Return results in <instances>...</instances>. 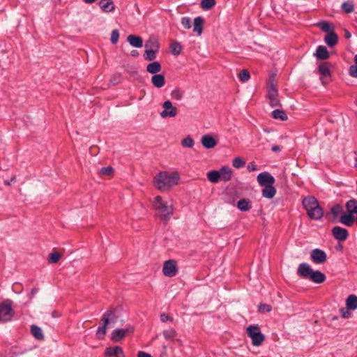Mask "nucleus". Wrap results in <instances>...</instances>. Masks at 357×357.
I'll return each mask as SVG.
<instances>
[{
	"instance_id": "nucleus-17",
	"label": "nucleus",
	"mask_w": 357,
	"mask_h": 357,
	"mask_svg": "<svg viewBox=\"0 0 357 357\" xmlns=\"http://www.w3.org/2000/svg\"><path fill=\"white\" fill-rule=\"evenodd\" d=\"M314 56L317 59L319 60H326L329 58L330 54L325 46L319 45L314 53Z\"/></svg>"
},
{
	"instance_id": "nucleus-23",
	"label": "nucleus",
	"mask_w": 357,
	"mask_h": 357,
	"mask_svg": "<svg viewBox=\"0 0 357 357\" xmlns=\"http://www.w3.org/2000/svg\"><path fill=\"white\" fill-rule=\"evenodd\" d=\"M204 19L202 17H197L193 22V31L196 32L197 36H200L203 31Z\"/></svg>"
},
{
	"instance_id": "nucleus-15",
	"label": "nucleus",
	"mask_w": 357,
	"mask_h": 357,
	"mask_svg": "<svg viewBox=\"0 0 357 357\" xmlns=\"http://www.w3.org/2000/svg\"><path fill=\"white\" fill-rule=\"evenodd\" d=\"M307 213L310 219L315 220H321L324 215L323 208L321 207L319 204L316 205V206L314 207V208L309 211Z\"/></svg>"
},
{
	"instance_id": "nucleus-9",
	"label": "nucleus",
	"mask_w": 357,
	"mask_h": 357,
	"mask_svg": "<svg viewBox=\"0 0 357 357\" xmlns=\"http://www.w3.org/2000/svg\"><path fill=\"white\" fill-rule=\"evenodd\" d=\"M164 109L160 112V116L162 118L175 117L177 114V108L173 106L170 100H166L162 104Z\"/></svg>"
},
{
	"instance_id": "nucleus-7",
	"label": "nucleus",
	"mask_w": 357,
	"mask_h": 357,
	"mask_svg": "<svg viewBox=\"0 0 357 357\" xmlns=\"http://www.w3.org/2000/svg\"><path fill=\"white\" fill-rule=\"evenodd\" d=\"M267 97L272 107L281 106L277 88L273 82L268 83Z\"/></svg>"
},
{
	"instance_id": "nucleus-39",
	"label": "nucleus",
	"mask_w": 357,
	"mask_h": 357,
	"mask_svg": "<svg viewBox=\"0 0 357 357\" xmlns=\"http://www.w3.org/2000/svg\"><path fill=\"white\" fill-rule=\"evenodd\" d=\"M162 333L164 337L167 340H173L177 335L176 331L172 328L165 330Z\"/></svg>"
},
{
	"instance_id": "nucleus-46",
	"label": "nucleus",
	"mask_w": 357,
	"mask_h": 357,
	"mask_svg": "<svg viewBox=\"0 0 357 357\" xmlns=\"http://www.w3.org/2000/svg\"><path fill=\"white\" fill-rule=\"evenodd\" d=\"M232 165L235 168L239 169L245 165V162L242 158L236 157L233 160Z\"/></svg>"
},
{
	"instance_id": "nucleus-51",
	"label": "nucleus",
	"mask_w": 357,
	"mask_h": 357,
	"mask_svg": "<svg viewBox=\"0 0 357 357\" xmlns=\"http://www.w3.org/2000/svg\"><path fill=\"white\" fill-rule=\"evenodd\" d=\"M181 24L185 29H190L191 27V21L190 19L188 17H183L181 18Z\"/></svg>"
},
{
	"instance_id": "nucleus-10",
	"label": "nucleus",
	"mask_w": 357,
	"mask_h": 357,
	"mask_svg": "<svg viewBox=\"0 0 357 357\" xmlns=\"http://www.w3.org/2000/svg\"><path fill=\"white\" fill-rule=\"evenodd\" d=\"M257 180L259 185L267 186L274 185L275 183V178L267 172H264L257 175Z\"/></svg>"
},
{
	"instance_id": "nucleus-21",
	"label": "nucleus",
	"mask_w": 357,
	"mask_h": 357,
	"mask_svg": "<svg viewBox=\"0 0 357 357\" xmlns=\"http://www.w3.org/2000/svg\"><path fill=\"white\" fill-rule=\"evenodd\" d=\"M146 49L149 50H157L159 51L160 49V43L156 37L151 36L149 37V40L145 43Z\"/></svg>"
},
{
	"instance_id": "nucleus-27",
	"label": "nucleus",
	"mask_w": 357,
	"mask_h": 357,
	"mask_svg": "<svg viewBox=\"0 0 357 357\" xmlns=\"http://www.w3.org/2000/svg\"><path fill=\"white\" fill-rule=\"evenodd\" d=\"M317 26L321 29L324 32L329 33L334 32L335 26L333 24L327 21H321L317 24Z\"/></svg>"
},
{
	"instance_id": "nucleus-40",
	"label": "nucleus",
	"mask_w": 357,
	"mask_h": 357,
	"mask_svg": "<svg viewBox=\"0 0 357 357\" xmlns=\"http://www.w3.org/2000/svg\"><path fill=\"white\" fill-rule=\"evenodd\" d=\"M62 255L58 252H52L48 257V261L50 264L57 263L61 258Z\"/></svg>"
},
{
	"instance_id": "nucleus-16",
	"label": "nucleus",
	"mask_w": 357,
	"mask_h": 357,
	"mask_svg": "<svg viewBox=\"0 0 357 357\" xmlns=\"http://www.w3.org/2000/svg\"><path fill=\"white\" fill-rule=\"evenodd\" d=\"M303 208L306 210L307 213L314 208L316 205L319 204L318 200L313 196H309L303 200Z\"/></svg>"
},
{
	"instance_id": "nucleus-62",
	"label": "nucleus",
	"mask_w": 357,
	"mask_h": 357,
	"mask_svg": "<svg viewBox=\"0 0 357 357\" xmlns=\"http://www.w3.org/2000/svg\"><path fill=\"white\" fill-rule=\"evenodd\" d=\"M116 317L114 314V317L113 316L109 317V323L110 322L114 323L116 321Z\"/></svg>"
},
{
	"instance_id": "nucleus-5",
	"label": "nucleus",
	"mask_w": 357,
	"mask_h": 357,
	"mask_svg": "<svg viewBox=\"0 0 357 357\" xmlns=\"http://www.w3.org/2000/svg\"><path fill=\"white\" fill-rule=\"evenodd\" d=\"M13 310L12 308V301L6 300L0 304V321L7 322L12 319L13 317Z\"/></svg>"
},
{
	"instance_id": "nucleus-12",
	"label": "nucleus",
	"mask_w": 357,
	"mask_h": 357,
	"mask_svg": "<svg viewBox=\"0 0 357 357\" xmlns=\"http://www.w3.org/2000/svg\"><path fill=\"white\" fill-rule=\"evenodd\" d=\"M332 234L336 240L340 241H346L349 236L347 229L339 226H335L332 229Z\"/></svg>"
},
{
	"instance_id": "nucleus-50",
	"label": "nucleus",
	"mask_w": 357,
	"mask_h": 357,
	"mask_svg": "<svg viewBox=\"0 0 357 357\" xmlns=\"http://www.w3.org/2000/svg\"><path fill=\"white\" fill-rule=\"evenodd\" d=\"M113 172L114 169L110 166L104 167L100 169V173L105 176H110L113 174Z\"/></svg>"
},
{
	"instance_id": "nucleus-42",
	"label": "nucleus",
	"mask_w": 357,
	"mask_h": 357,
	"mask_svg": "<svg viewBox=\"0 0 357 357\" xmlns=\"http://www.w3.org/2000/svg\"><path fill=\"white\" fill-rule=\"evenodd\" d=\"M342 9L346 13H351L354 11V6L351 1H346L342 4Z\"/></svg>"
},
{
	"instance_id": "nucleus-4",
	"label": "nucleus",
	"mask_w": 357,
	"mask_h": 357,
	"mask_svg": "<svg viewBox=\"0 0 357 357\" xmlns=\"http://www.w3.org/2000/svg\"><path fill=\"white\" fill-rule=\"evenodd\" d=\"M247 334L252 339V343L254 346H259L265 339V336L261 333L260 328L257 325H251L247 328Z\"/></svg>"
},
{
	"instance_id": "nucleus-54",
	"label": "nucleus",
	"mask_w": 357,
	"mask_h": 357,
	"mask_svg": "<svg viewBox=\"0 0 357 357\" xmlns=\"http://www.w3.org/2000/svg\"><path fill=\"white\" fill-rule=\"evenodd\" d=\"M160 320L162 322H167V321H172L173 318L167 315L166 313L163 312L160 314Z\"/></svg>"
},
{
	"instance_id": "nucleus-6",
	"label": "nucleus",
	"mask_w": 357,
	"mask_h": 357,
	"mask_svg": "<svg viewBox=\"0 0 357 357\" xmlns=\"http://www.w3.org/2000/svg\"><path fill=\"white\" fill-rule=\"evenodd\" d=\"M114 317V310H108L101 319V326L98 328L96 337L98 340H103L107 333V326L109 324V317Z\"/></svg>"
},
{
	"instance_id": "nucleus-30",
	"label": "nucleus",
	"mask_w": 357,
	"mask_h": 357,
	"mask_svg": "<svg viewBox=\"0 0 357 357\" xmlns=\"http://www.w3.org/2000/svg\"><path fill=\"white\" fill-rule=\"evenodd\" d=\"M162 69V66L158 61H153L150 63L146 66V70L151 74H157L160 72Z\"/></svg>"
},
{
	"instance_id": "nucleus-19",
	"label": "nucleus",
	"mask_w": 357,
	"mask_h": 357,
	"mask_svg": "<svg viewBox=\"0 0 357 357\" xmlns=\"http://www.w3.org/2000/svg\"><path fill=\"white\" fill-rule=\"evenodd\" d=\"M127 40L130 45L134 47H142L143 45V40L140 36L136 35H129L127 37Z\"/></svg>"
},
{
	"instance_id": "nucleus-57",
	"label": "nucleus",
	"mask_w": 357,
	"mask_h": 357,
	"mask_svg": "<svg viewBox=\"0 0 357 357\" xmlns=\"http://www.w3.org/2000/svg\"><path fill=\"white\" fill-rule=\"evenodd\" d=\"M134 327L132 326H130V327H128L126 329H124V331H125V335L128 333H132L134 332Z\"/></svg>"
},
{
	"instance_id": "nucleus-1",
	"label": "nucleus",
	"mask_w": 357,
	"mask_h": 357,
	"mask_svg": "<svg viewBox=\"0 0 357 357\" xmlns=\"http://www.w3.org/2000/svg\"><path fill=\"white\" fill-rule=\"evenodd\" d=\"M180 179L178 172L169 173L163 171L158 173L153 179L155 187L160 190H165L176 185Z\"/></svg>"
},
{
	"instance_id": "nucleus-52",
	"label": "nucleus",
	"mask_w": 357,
	"mask_h": 357,
	"mask_svg": "<svg viewBox=\"0 0 357 357\" xmlns=\"http://www.w3.org/2000/svg\"><path fill=\"white\" fill-rule=\"evenodd\" d=\"M349 75L353 77H357V65H351L349 68Z\"/></svg>"
},
{
	"instance_id": "nucleus-59",
	"label": "nucleus",
	"mask_w": 357,
	"mask_h": 357,
	"mask_svg": "<svg viewBox=\"0 0 357 357\" xmlns=\"http://www.w3.org/2000/svg\"><path fill=\"white\" fill-rule=\"evenodd\" d=\"M130 55L132 56H133V57H137V56H138L139 53H138V52L137 50H133L131 51Z\"/></svg>"
},
{
	"instance_id": "nucleus-63",
	"label": "nucleus",
	"mask_w": 357,
	"mask_h": 357,
	"mask_svg": "<svg viewBox=\"0 0 357 357\" xmlns=\"http://www.w3.org/2000/svg\"><path fill=\"white\" fill-rule=\"evenodd\" d=\"M86 3H94L96 0H83Z\"/></svg>"
},
{
	"instance_id": "nucleus-22",
	"label": "nucleus",
	"mask_w": 357,
	"mask_h": 357,
	"mask_svg": "<svg viewBox=\"0 0 357 357\" xmlns=\"http://www.w3.org/2000/svg\"><path fill=\"white\" fill-rule=\"evenodd\" d=\"M220 180L224 181H229L231 179L232 171L231 169L226 166H223L219 170Z\"/></svg>"
},
{
	"instance_id": "nucleus-32",
	"label": "nucleus",
	"mask_w": 357,
	"mask_h": 357,
	"mask_svg": "<svg viewBox=\"0 0 357 357\" xmlns=\"http://www.w3.org/2000/svg\"><path fill=\"white\" fill-rule=\"evenodd\" d=\"M347 310H354L357 309V296L355 295H349L346 301Z\"/></svg>"
},
{
	"instance_id": "nucleus-34",
	"label": "nucleus",
	"mask_w": 357,
	"mask_h": 357,
	"mask_svg": "<svg viewBox=\"0 0 357 357\" xmlns=\"http://www.w3.org/2000/svg\"><path fill=\"white\" fill-rule=\"evenodd\" d=\"M347 212L351 214L357 213V200L350 199L346 204Z\"/></svg>"
},
{
	"instance_id": "nucleus-2",
	"label": "nucleus",
	"mask_w": 357,
	"mask_h": 357,
	"mask_svg": "<svg viewBox=\"0 0 357 357\" xmlns=\"http://www.w3.org/2000/svg\"><path fill=\"white\" fill-rule=\"evenodd\" d=\"M297 274L303 279L310 280L315 283H322L326 280V275L320 271H313L307 263H301L297 269Z\"/></svg>"
},
{
	"instance_id": "nucleus-48",
	"label": "nucleus",
	"mask_w": 357,
	"mask_h": 357,
	"mask_svg": "<svg viewBox=\"0 0 357 357\" xmlns=\"http://www.w3.org/2000/svg\"><path fill=\"white\" fill-rule=\"evenodd\" d=\"M272 310V306L266 303H260L258 305V311L259 312L264 314L266 312H269Z\"/></svg>"
},
{
	"instance_id": "nucleus-47",
	"label": "nucleus",
	"mask_w": 357,
	"mask_h": 357,
	"mask_svg": "<svg viewBox=\"0 0 357 357\" xmlns=\"http://www.w3.org/2000/svg\"><path fill=\"white\" fill-rule=\"evenodd\" d=\"M238 77H239L240 81L242 82H245L248 81L249 79L250 78V75L249 71L246 69H243L239 73Z\"/></svg>"
},
{
	"instance_id": "nucleus-44",
	"label": "nucleus",
	"mask_w": 357,
	"mask_h": 357,
	"mask_svg": "<svg viewBox=\"0 0 357 357\" xmlns=\"http://www.w3.org/2000/svg\"><path fill=\"white\" fill-rule=\"evenodd\" d=\"M343 212V208L340 204H335L331 208V213L336 218L340 213Z\"/></svg>"
},
{
	"instance_id": "nucleus-49",
	"label": "nucleus",
	"mask_w": 357,
	"mask_h": 357,
	"mask_svg": "<svg viewBox=\"0 0 357 357\" xmlns=\"http://www.w3.org/2000/svg\"><path fill=\"white\" fill-rule=\"evenodd\" d=\"M119 38V31L117 29H114L111 33V38H110L111 43L112 44L115 45L118 42Z\"/></svg>"
},
{
	"instance_id": "nucleus-31",
	"label": "nucleus",
	"mask_w": 357,
	"mask_h": 357,
	"mask_svg": "<svg viewBox=\"0 0 357 357\" xmlns=\"http://www.w3.org/2000/svg\"><path fill=\"white\" fill-rule=\"evenodd\" d=\"M31 333L37 340H43L44 335L42 329L36 325L31 326Z\"/></svg>"
},
{
	"instance_id": "nucleus-20",
	"label": "nucleus",
	"mask_w": 357,
	"mask_h": 357,
	"mask_svg": "<svg viewBox=\"0 0 357 357\" xmlns=\"http://www.w3.org/2000/svg\"><path fill=\"white\" fill-rule=\"evenodd\" d=\"M99 6L102 10L105 13L112 12L115 9V6L112 0H100Z\"/></svg>"
},
{
	"instance_id": "nucleus-18",
	"label": "nucleus",
	"mask_w": 357,
	"mask_h": 357,
	"mask_svg": "<svg viewBox=\"0 0 357 357\" xmlns=\"http://www.w3.org/2000/svg\"><path fill=\"white\" fill-rule=\"evenodd\" d=\"M151 83L156 88H162L165 84V76L162 74L153 75L151 77Z\"/></svg>"
},
{
	"instance_id": "nucleus-35",
	"label": "nucleus",
	"mask_w": 357,
	"mask_h": 357,
	"mask_svg": "<svg viewBox=\"0 0 357 357\" xmlns=\"http://www.w3.org/2000/svg\"><path fill=\"white\" fill-rule=\"evenodd\" d=\"M207 178L211 183H218L220 180L219 171L212 170L207 173Z\"/></svg>"
},
{
	"instance_id": "nucleus-53",
	"label": "nucleus",
	"mask_w": 357,
	"mask_h": 357,
	"mask_svg": "<svg viewBox=\"0 0 357 357\" xmlns=\"http://www.w3.org/2000/svg\"><path fill=\"white\" fill-rule=\"evenodd\" d=\"M347 310V307L346 308L340 309V313L343 318H349L351 317V312Z\"/></svg>"
},
{
	"instance_id": "nucleus-8",
	"label": "nucleus",
	"mask_w": 357,
	"mask_h": 357,
	"mask_svg": "<svg viewBox=\"0 0 357 357\" xmlns=\"http://www.w3.org/2000/svg\"><path fill=\"white\" fill-rule=\"evenodd\" d=\"M178 272L176 261L174 259H169L165 261L162 267V273L167 277H174Z\"/></svg>"
},
{
	"instance_id": "nucleus-61",
	"label": "nucleus",
	"mask_w": 357,
	"mask_h": 357,
	"mask_svg": "<svg viewBox=\"0 0 357 357\" xmlns=\"http://www.w3.org/2000/svg\"><path fill=\"white\" fill-rule=\"evenodd\" d=\"M60 315H61V314H60V313H59V312H56V311H53V312H52V317H54H54H60Z\"/></svg>"
},
{
	"instance_id": "nucleus-41",
	"label": "nucleus",
	"mask_w": 357,
	"mask_h": 357,
	"mask_svg": "<svg viewBox=\"0 0 357 357\" xmlns=\"http://www.w3.org/2000/svg\"><path fill=\"white\" fill-rule=\"evenodd\" d=\"M215 5V0H202L201 6L204 10H210Z\"/></svg>"
},
{
	"instance_id": "nucleus-37",
	"label": "nucleus",
	"mask_w": 357,
	"mask_h": 357,
	"mask_svg": "<svg viewBox=\"0 0 357 357\" xmlns=\"http://www.w3.org/2000/svg\"><path fill=\"white\" fill-rule=\"evenodd\" d=\"M182 51V46L180 43L175 41L170 45V52L172 54L178 56Z\"/></svg>"
},
{
	"instance_id": "nucleus-28",
	"label": "nucleus",
	"mask_w": 357,
	"mask_h": 357,
	"mask_svg": "<svg viewBox=\"0 0 357 357\" xmlns=\"http://www.w3.org/2000/svg\"><path fill=\"white\" fill-rule=\"evenodd\" d=\"M236 206L241 211H248L252 208L251 201L248 199H241L237 202Z\"/></svg>"
},
{
	"instance_id": "nucleus-26",
	"label": "nucleus",
	"mask_w": 357,
	"mask_h": 357,
	"mask_svg": "<svg viewBox=\"0 0 357 357\" xmlns=\"http://www.w3.org/2000/svg\"><path fill=\"white\" fill-rule=\"evenodd\" d=\"M324 41L329 47H334L338 42V36L335 31L331 32L326 34Z\"/></svg>"
},
{
	"instance_id": "nucleus-11",
	"label": "nucleus",
	"mask_w": 357,
	"mask_h": 357,
	"mask_svg": "<svg viewBox=\"0 0 357 357\" xmlns=\"http://www.w3.org/2000/svg\"><path fill=\"white\" fill-rule=\"evenodd\" d=\"M310 257L312 261L317 264H321L326 261L327 255L326 252L319 248L312 250Z\"/></svg>"
},
{
	"instance_id": "nucleus-60",
	"label": "nucleus",
	"mask_w": 357,
	"mask_h": 357,
	"mask_svg": "<svg viewBox=\"0 0 357 357\" xmlns=\"http://www.w3.org/2000/svg\"><path fill=\"white\" fill-rule=\"evenodd\" d=\"M351 33H350L349 31L346 30V31H345V33H344V37H345L347 39H349V38H351Z\"/></svg>"
},
{
	"instance_id": "nucleus-25",
	"label": "nucleus",
	"mask_w": 357,
	"mask_h": 357,
	"mask_svg": "<svg viewBox=\"0 0 357 357\" xmlns=\"http://www.w3.org/2000/svg\"><path fill=\"white\" fill-rule=\"evenodd\" d=\"M318 72L322 77H331V71L329 68V63L327 62H321L318 66Z\"/></svg>"
},
{
	"instance_id": "nucleus-64",
	"label": "nucleus",
	"mask_w": 357,
	"mask_h": 357,
	"mask_svg": "<svg viewBox=\"0 0 357 357\" xmlns=\"http://www.w3.org/2000/svg\"><path fill=\"white\" fill-rule=\"evenodd\" d=\"M37 291H38V290H37V289H31V294H33H33H36Z\"/></svg>"
},
{
	"instance_id": "nucleus-33",
	"label": "nucleus",
	"mask_w": 357,
	"mask_h": 357,
	"mask_svg": "<svg viewBox=\"0 0 357 357\" xmlns=\"http://www.w3.org/2000/svg\"><path fill=\"white\" fill-rule=\"evenodd\" d=\"M354 220V215L349 213L347 214H344L340 218V222L348 227H351L353 225Z\"/></svg>"
},
{
	"instance_id": "nucleus-56",
	"label": "nucleus",
	"mask_w": 357,
	"mask_h": 357,
	"mask_svg": "<svg viewBox=\"0 0 357 357\" xmlns=\"http://www.w3.org/2000/svg\"><path fill=\"white\" fill-rule=\"evenodd\" d=\"M137 357H152L151 354L146 353L144 351H139L137 354Z\"/></svg>"
},
{
	"instance_id": "nucleus-3",
	"label": "nucleus",
	"mask_w": 357,
	"mask_h": 357,
	"mask_svg": "<svg viewBox=\"0 0 357 357\" xmlns=\"http://www.w3.org/2000/svg\"><path fill=\"white\" fill-rule=\"evenodd\" d=\"M154 208L157 211L162 220H169L173 215V206L172 204L169 205L167 202L163 201L160 195L155 197Z\"/></svg>"
},
{
	"instance_id": "nucleus-29",
	"label": "nucleus",
	"mask_w": 357,
	"mask_h": 357,
	"mask_svg": "<svg viewBox=\"0 0 357 357\" xmlns=\"http://www.w3.org/2000/svg\"><path fill=\"white\" fill-rule=\"evenodd\" d=\"M125 331L123 328H117L112 331L111 340L113 342H117L121 341L125 337Z\"/></svg>"
},
{
	"instance_id": "nucleus-14",
	"label": "nucleus",
	"mask_w": 357,
	"mask_h": 357,
	"mask_svg": "<svg viewBox=\"0 0 357 357\" xmlns=\"http://www.w3.org/2000/svg\"><path fill=\"white\" fill-rule=\"evenodd\" d=\"M201 143L204 148L210 149L218 144V141L210 135H204L201 139Z\"/></svg>"
},
{
	"instance_id": "nucleus-24",
	"label": "nucleus",
	"mask_w": 357,
	"mask_h": 357,
	"mask_svg": "<svg viewBox=\"0 0 357 357\" xmlns=\"http://www.w3.org/2000/svg\"><path fill=\"white\" fill-rule=\"evenodd\" d=\"M262 196L267 199H272L276 194V189L273 185L264 186L261 190Z\"/></svg>"
},
{
	"instance_id": "nucleus-45",
	"label": "nucleus",
	"mask_w": 357,
	"mask_h": 357,
	"mask_svg": "<svg viewBox=\"0 0 357 357\" xmlns=\"http://www.w3.org/2000/svg\"><path fill=\"white\" fill-rule=\"evenodd\" d=\"M181 144L183 147L191 148L194 146L195 142L190 136H188L181 141Z\"/></svg>"
},
{
	"instance_id": "nucleus-36",
	"label": "nucleus",
	"mask_w": 357,
	"mask_h": 357,
	"mask_svg": "<svg viewBox=\"0 0 357 357\" xmlns=\"http://www.w3.org/2000/svg\"><path fill=\"white\" fill-rule=\"evenodd\" d=\"M272 117L275 119H280L282 121H287L288 116L285 112L282 109H275L272 112Z\"/></svg>"
},
{
	"instance_id": "nucleus-13",
	"label": "nucleus",
	"mask_w": 357,
	"mask_h": 357,
	"mask_svg": "<svg viewBox=\"0 0 357 357\" xmlns=\"http://www.w3.org/2000/svg\"><path fill=\"white\" fill-rule=\"evenodd\" d=\"M105 356L109 357H125L123 349L119 346L107 347Z\"/></svg>"
},
{
	"instance_id": "nucleus-58",
	"label": "nucleus",
	"mask_w": 357,
	"mask_h": 357,
	"mask_svg": "<svg viewBox=\"0 0 357 357\" xmlns=\"http://www.w3.org/2000/svg\"><path fill=\"white\" fill-rule=\"evenodd\" d=\"M271 150L273 152H280L281 151V147L278 145H274L272 146Z\"/></svg>"
},
{
	"instance_id": "nucleus-38",
	"label": "nucleus",
	"mask_w": 357,
	"mask_h": 357,
	"mask_svg": "<svg viewBox=\"0 0 357 357\" xmlns=\"http://www.w3.org/2000/svg\"><path fill=\"white\" fill-rule=\"evenodd\" d=\"M158 52L157 50L146 49L144 58L146 61H153L156 58V54Z\"/></svg>"
},
{
	"instance_id": "nucleus-43",
	"label": "nucleus",
	"mask_w": 357,
	"mask_h": 357,
	"mask_svg": "<svg viewBox=\"0 0 357 357\" xmlns=\"http://www.w3.org/2000/svg\"><path fill=\"white\" fill-rule=\"evenodd\" d=\"M184 92L179 89H174L171 93V97L174 100H179L183 96Z\"/></svg>"
},
{
	"instance_id": "nucleus-55",
	"label": "nucleus",
	"mask_w": 357,
	"mask_h": 357,
	"mask_svg": "<svg viewBox=\"0 0 357 357\" xmlns=\"http://www.w3.org/2000/svg\"><path fill=\"white\" fill-rule=\"evenodd\" d=\"M248 169L250 171L254 172L257 170V165L255 162H250L248 165Z\"/></svg>"
}]
</instances>
